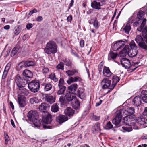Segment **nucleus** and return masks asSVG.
Segmentation results:
<instances>
[{"label":"nucleus","mask_w":147,"mask_h":147,"mask_svg":"<svg viewBox=\"0 0 147 147\" xmlns=\"http://www.w3.org/2000/svg\"><path fill=\"white\" fill-rule=\"evenodd\" d=\"M64 83V80L62 78H61L60 79L59 83L58 84V86H63V83Z\"/></svg>","instance_id":"nucleus-58"},{"label":"nucleus","mask_w":147,"mask_h":147,"mask_svg":"<svg viewBox=\"0 0 147 147\" xmlns=\"http://www.w3.org/2000/svg\"><path fill=\"white\" fill-rule=\"evenodd\" d=\"M31 121L33 122L34 125L36 127H40L41 125L40 121L38 120L37 118Z\"/></svg>","instance_id":"nucleus-42"},{"label":"nucleus","mask_w":147,"mask_h":147,"mask_svg":"<svg viewBox=\"0 0 147 147\" xmlns=\"http://www.w3.org/2000/svg\"><path fill=\"white\" fill-rule=\"evenodd\" d=\"M46 100L50 104L54 103L55 101V96H53L47 94L45 95Z\"/></svg>","instance_id":"nucleus-16"},{"label":"nucleus","mask_w":147,"mask_h":147,"mask_svg":"<svg viewBox=\"0 0 147 147\" xmlns=\"http://www.w3.org/2000/svg\"><path fill=\"white\" fill-rule=\"evenodd\" d=\"M144 121L145 119L142 117H139L137 119V123L140 125H144L145 123Z\"/></svg>","instance_id":"nucleus-41"},{"label":"nucleus","mask_w":147,"mask_h":147,"mask_svg":"<svg viewBox=\"0 0 147 147\" xmlns=\"http://www.w3.org/2000/svg\"><path fill=\"white\" fill-rule=\"evenodd\" d=\"M49 78L51 80L56 82L58 81V79L56 78L55 74L54 73H52L49 76Z\"/></svg>","instance_id":"nucleus-48"},{"label":"nucleus","mask_w":147,"mask_h":147,"mask_svg":"<svg viewBox=\"0 0 147 147\" xmlns=\"http://www.w3.org/2000/svg\"><path fill=\"white\" fill-rule=\"evenodd\" d=\"M123 116L120 111L118 112L115 118L112 120L113 124L117 126H119V125L121 122L122 117Z\"/></svg>","instance_id":"nucleus-7"},{"label":"nucleus","mask_w":147,"mask_h":147,"mask_svg":"<svg viewBox=\"0 0 147 147\" xmlns=\"http://www.w3.org/2000/svg\"><path fill=\"white\" fill-rule=\"evenodd\" d=\"M18 93L25 96L28 95L29 94L28 90L23 88H21V89H19Z\"/></svg>","instance_id":"nucleus-35"},{"label":"nucleus","mask_w":147,"mask_h":147,"mask_svg":"<svg viewBox=\"0 0 147 147\" xmlns=\"http://www.w3.org/2000/svg\"><path fill=\"white\" fill-rule=\"evenodd\" d=\"M43 73L46 74L49 72V69L48 68H45L43 69L42 70Z\"/></svg>","instance_id":"nucleus-62"},{"label":"nucleus","mask_w":147,"mask_h":147,"mask_svg":"<svg viewBox=\"0 0 147 147\" xmlns=\"http://www.w3.org/2000/svg\"><path fill=\"white\" fill-rule=\"evenodd\" d=\"M82 80V78L80 77L79 76H76L74 77H70L69 78V80L67 81V82L69 84H70L71 82L77 81L80 82Z\"/></svg>","instance_id":"nucleus-24"},{"label":"nucleus","mask_w":147,"mask_h":147,"mask_svg":"<svg viewBox=\"0 0 147 147\" xmlns=\"http://www.w3.org/2000/svg\"><path fill=\"white\" fill-rule=\"evenodd\" d=\"M111 80H108L107 78H105L103 79L101 82V84L102 86L103 89H106L111 84Z\"/></svg>","instance_id":"nucleus-14"},{"label":"nucleus","mask_w":147,"mask_h":147,"mask_svg":"<svg viewBox=\"0 0 147 147\" xmlns=\"http://www.w3.org/2000/svg\"><path fill=\"white\" fill-rule=\"evenodd\" d=\"M124 122L127 125H128L129 123H130L132 122L135 121V116L134 115H125L124 116Z\"/></svg>","instance_id":"nucleus-10"},{"label":"nucleus","mask_w":147,"mask_h":147,"mask_svg":"<svg viewBox=\"0 0 147 147\" xmlns=\"http://www.w3.org/2000/svg\"><path fill=\"white\" fill-rule=\"evenodd\" d=\"M113 80V84L112 85L113 86L112 89L115 86L117 83L120 80L119 78L116 76H114L112 78Z\"/></svg>","instance_id":"nucleus-31"},{"label":"nucleus","mask_w":147,"mask_h":147,"mask_svg":"<svg viewBox=\"0 0 147 147\" xmlns=\"http://www.w3.org/2000/svg\"><path fill=\"white\" fill-rule=\"evenodd\" d=\"M63 61L64 62L65 65L68 67H71L72 66V62L69 60H67L66 59L63 60Z\"/></svg>","instance_id":"nucleus-43"},{"label":"nucleus","mask_w":147,"mask_h":147,"mask_svg":"<svg viewBox=\"0 0 147 147\" xmlns=\"http://www.w3.org/2000/svg\"><path fill=\"white\" fill-rule=\"evenodd\" d=\"M64 112L65 114L70 117L74 114V111L71 108L67 107L65 109Z\"/></svg>","instance_id":"nucleus-21"},{"label":"nucleus","mask_w":147,"mask_h":147,"mask_svg":"<svg viewBox=\"0 0 147 147\" xmlns=\"http://www.w3.org/2000/svg\"><path fill=\"white\" fill-rule=\"evenodd\" d=\"M68 120L67 116L63 115H59L56 118V121L60 124H61Z\"/></svg>","instance_id":"nucleus-15"},{"label":"nucleus","mask_w":147,"mask_h":147,"mask_svg":"<svg viewBox=\"0 0 147 147\" xmlns=\"http://www.w3.org/2000/svg\"><path fill=\"white\" fill-rule=\"evenodd\" d=\"M43 19L42 16H38L36 19V20L38 22H40Z\"/></svg>","instance_id":"nucleus-63"},{"label":"nucleus","mask_w":147,"mask_h":147,"mask_svg":"<svg viewBox=\"0 0 147 147\" xmlns=\"http://www.w3.org/2000/svg\"><path fill=\"white\" fill-rule=\"evenodd\" d=\"M28 88L32 92H36L39 90V83L36 81H33L28 84Z\"/></svg>","instance_id":"nucleus-3"},{"label":"nucleus","mask_w":147,"mask_h":147,"mask_svg":"<svg viewBox=\"0 0 147 147\" xmlns=\"http://www.w3.org/2000/svg\"><path fill=\"white\" fill-rule=\"evenodd\" d=\"M93 129L95 131H100V124L99 123L95 124L93 127Z\"/></svg>","instance_id":"nucleus-45"},{"label":"nucleus","mask_w":147,"mask_h":147,"mask_svg":"<svg viewBox=\"0 0 147 147\" xmlns=\"http://www.w3.org/2000/svg\"><path fill=\"white\" fill-rule=\"evenodd\" d=\"M23 76L24 80H25L27 81L29 78L32 77L33 74L29 70H25L23 72Z\"/></svg>","instance_id":"nucleus-13"},{"label":"nucleus","mask_w":147,"mask_h":147,"mask_svg":"<svg viewBox=\"0 0 147 147\" xmlns=\"http://www.w3.org/2000/svg\"><path fill=\"white\" fill-rule=\"evenodd\" d=\"M146 20V19H144V20L142 19L138 20V22H135L133 24V26H139L138 27L137 30L139 32H140L141 31L142 32L143 30V28L145 24Z\"/></svg>","instance_id":"nucleus-5"},{"label":"nucleus","mask_w":147,"mask_h":147,"mask_svg":"<svg viewBox=\"0 0 147 147\" xmlns=\"http://www.w3.org/2000/svg\"><path fill=\"white\" fill-rule=\"evenodd\" d=\"M138 52V49H129L128 55L131 57H134L136 56Z\"/></svg>","instance_id":"nucleus-22"},{"label":"nucleus","mask_w":147,"mask_h":147,"mask_svg":"<svg viewBox=\"0 0 147 147\" xmlns=\"http://www.w3.org/2000/svg\"><path fill=\"white\" fill-rule=\"evenodd\" d=\"M59 101L62 105H64L65 103V97L63 96H61L59 99Z\"/></svg>","instance_id":"nucleus-53"},{"label":"nucleus","mask_w":147,"mask_h":147,"mask_svg":"<svg viewBox=\"0 0 147 147\" xmlns=\"http://www.w3.org/2000/svg\"><path fill=\"white\" fill-rule=\"evenodd\" d=\"M47 108L46 104L45 103H42L39 106V110L42 112H44Z\"/></svg>","instance_id":"nucleus-37"},{"label":"nucleus","mask_w":147,"mask_h":147,"mask_svg":"<svg viewBox=\"0 0 147 147\" xmlns=\"http://www.w3.org/2000/svg\"><path fill=\"white\" fill-rule=\"evenodd\" d=\"M8 71H6L4 70V72L3 73L2 76V78L3 79H4L6 77L7 74L8 72Z\"/></svg>","instance_id":"nucleus-60"},{"label":"nucleus","mask_w":147,"mask_h":147,"mask_svg":"<svg viewBox=\"0 0 147 147\" xmlns=\"http://www.w3.org/2000/svg\"><path fill=\"white\" fill-rule=\"evenodd\" d=\"M24 64L25 66L27 67L34 66L35 65V62L32 61L28 60L24 62H22L20 63V64Z\"/></svg>","instance_id":"nucleus-29"},{"label":"nucleus","mask_w":147,"mask_h":147,"mask_svg":"<svg viewBox=\"0 0 147 147\" xmlns=\"http://www.w3.org/2000/svg\"><path fill=\"white\" fill-rule=\"evenodd\" d=\"M65 97L67 100L71 101L75 98L76 96V94L73 92H69L66 94Z\"/></svg>","instance_id":"nucleus-25"},{"label":"nucleus","mask_w":147,"mask_h":147,"mask_svg":"<svg viewBox=\"0 0 147 147\" xmlns=\"http://www.w3.org/2000/svg\"><path fill=\"white\" fill-rule=\"evenodd\" d=\"M145 13L144 12L142 11H139L137 14V17L139 20H140L141 19L144 20L145 19L144 18V16L145 15Z\"/></svg>","instance_id":"nucleus-36"},{"label":"nucleus","mask_w":147,"mask_h":147,"mask_svg":"<svg viewBox=\"0 0 147 147\" xmlns=\"http://www.w3.org/2000/svg\"><path fill=\"white\" fill-rule=\"evenodd\" d=\"M30 102L32 104L34 103H38L39 102V100L36 97L32 98L30 99Z\"/></svg>","instance_id":"nucleus-51"},{"label":"nucleus","mask_w":147,"mask_h":147,"mask_svg":"<svg viewBox=\"0 0 147 147\" xmlns=\"http://www.w3.org/2000/svg\"><path fill=\"white\" fill-rule=\"evenodd\" d=\"M67 74L69 77L78 74V71L77 69H72L67 70L66 71Z\"/></svg>","instance_id":"nucleus-28"},{"label":"nucleus","mask_w":147,"mask_h":147,"mask_svg":"<svg viewBox=\"0 0 147 147\" xmlns=\"http://www.w3.org/2000/svg\"><path fill=\"white\" fill-rule=\"evenodd\" d=\"M92 20L94 21V26L96 28H98L99 27L98 22L96 18H94L91 19Z\"/></svg>","instance_id":"nucleus-46"},{"label":"nucleus","mask_w":147,"mask_h":147,"mask_svg":"<svg viewBox=\"0 0 147 147\" xmlns=\"http://www.w3.org/2000/svg\"><path fill=\"white\" fill-rule=\"evenodd\" d=\"M21 30V29L19 26H16L14 28V33L16 35H17L20 33Z\"/></svg>","instance_id":"nucleus-47"},{"label":"nucleus","mask_w":147,"mask_h":147,"mask_svg":"<svg viewBox=\"0 0 147 147\" xmlns=\"http://www.w3.org/2000/svg\"><path fill=\"white\" fill-rule=\"evenodd\" d=\"M5 144H7L8 143V142L9 140V138L8 134H5Z\"/></svg>","instance_id":"nucleus-56"},{"label":"nucleus","mask_w":147,"mask_h":147,"mask_svg":"<svg viewBox=\"0 0 147 147\" xmlns=\"http://www.w3.org/2000/svg\"><path fill=\"white\" fill-rule=\"evenodd\" d=\"M64 64L63 62H60L56 66V68L57 69H61L63 70L64 69Z\"/></svg>","instance_id":"nucleus-50"},{"label":"nucleus","mask_w":147,"mask_h":147,"mask_svg":"<svg viewBox=\"0 0 147 147\" xmlns=\"http://www.w3.org/2000/svg\"><path fill=\"white\" fill-rule=\"evenodd\" d=\"M113 125L111 124L110 122L109 121L106 125L105 127V129L107 130H109L113 127Z\"/></svg>","instance_id":"nucleus-54"},{"label":"nucleus","mask_w":147,"mask_h":147,"mask_svg":"<svg viewBox=\"0 0 147 147\" xmlns=\"http://www.w3.org/2000/svg\"><path fill=\"white\" fill-rule=\"evenodd\" d=\"M132 18H131L123 28V30L125 33L128 34L129 33L131 29L130 22L132 23V21H131V19H132Z\"/></svg>","instance_id":"nucleus-17"},{"label":"nucleus","mask_w":147,"mask_h":147,"mask_svg":"<svg viewBox=\"0 0 147 147\" xmlns=\"http://www.w3.org/2000/svg\"><path fill=\"white\" fill-rule=\"evenodd\" d=\"M135 40L140 47L145 50H147V45L144 42V40L140 35L137 36Z\"/></svg>","instance_id":"nucleus-4"},{"label":"nucleus","mask_w":147,"mask_h":147,"mask_svg":"<svg viewBox=\"0 0 147 147\" xmlns=\"http://www.w3.org/2000/svg\"><path fill=\"white\" fill-rule=\"evenodd\" d=\"M18 50V47H14L12 49L11 54L13 56H14L17 52Z\"/></svg>","instance_id":"nucleus-55"},{"label":"nucleus","mask_w":147,"mask_h":147,"mask_svg":"<svg viewBox=\"0 0 147 147\" xmlns=\"http://www.w3.org/2000/svg\"><path fill=\"white\" fill-rule=\"evenodd\" d=\"M123 129L126 131L127 132H130L132 130V127H122Z\"/></svg>","instance_id":"nucleus-57"},{"label":"nucleus","mask_w":147,"mask_h":147,"mask_svg":"<svg viewBox=\"0 0 147 147\" xmlns=\"http://www.w3.org/2000/svg\"><path fill=\"white\" fill-rule=\"evenodd\" d=\"M15 82L19 89H21V88H24L25 85L27 83V81L25 80H23V79L19 75L16 76L15 78Z\"/></svg>","instance_id":"nucleus-2"},{"label":"nucleus","mask_w":147,"mask_h":147,"mask_svg":"<svg viewBox=\"0 0 147 147\" xmlns=\"http://www.w3.org/2000/svg\"><path fill=\"white\" fill-rule=\"evenodd\" d=\"M84 89L82 88H80L77 91V96L81 99H84L85 97L84 93Z\"/></svg>","instance_id":"nucleus-18"},{"label":"nucleus","mask_w":147,"mask_h":147,"mask_svg":"<svg viewBox=\"0 0 147 147\" xmlns=\"http://www.w3.org/2000/svg\"><path fill=\"white\" fill-rule=\"evenodd\" d=\"M58 86L59 89L57 92V94L60 95L63 94L66 89V87L65 86Z\"/></svg>","instance_id":"nucleus-33"},{"label":"nucleus","mask_w":147,"mask_h":147,"mask_svg":"<svg viewBox=\"0 0 147 147\" xmlns=\"http://www.w3.org/2000/svg\"><path fill=\"white\" fill-rule=\"evenodd\" d=\"M80 102L77 100L73 103V107L75 109H77L79 108L80 106Z\"/></svg>","instance_id":"nucleus-49"},{"label":"nucleus","mask_w":147,"mask_h":147,"mask_svg":"<svg viewBox=\"0 0 147 147\" xmlns=\"http://www.w3.org/2000/svg\"><path fill=\"white\" fill-rule=\"evenodd\" d=\"M59 110L58 105L57 103L53 104L51 107V111L53 112H57Z\"/></svg>","instance_id":"nucleus-34"},{"label":"nucleus","mask_w":147,"mask_h":147,"mask_svg":"<svg viewBox=\"0 0 147 147\" xmlns=\"http://www.w3.org/2000/svg\"><path fill=\"white\" fill-rule=\"evenodd\" d=\"M78 86V85L76 83L71 84L69 86V90L72 92H74L76 90Z\"/></svg>","instance_id":"nucleus-32"},{"label":"nucleus","mask_w":147,"mask_h":147,"mask_svg":"<svg viewBox=\"0 0 147 147\" xmlns=\"http://www.w3.org/2000/svg\"><path fill=\"white\" fill-rule=\"evenodd\" d=\"M118 54L117 53H114L113 51H110L108 54L109 57H110L113 59H115L117 56Z\"/></svg>","instance_id":"nucleus-40"},{"label":"nucleus","mask_w":147,"mask_h":147,"mask_svg":"<svg viewBox=\"0 0 147 147\" xmlns=\"http://www.w3.org/2000/svg\"><path fill=\"white\" fill-rule=\"evenodd\" d=\"M92 119L93 120L97 121L99 120L100 117L95 115H93L92 116Z\"/></svg>","instance_id":"nucleus-61"},{"label":"nucleus","mask_w":147,"mask_h":147,"mask_svg":"<svg viewBox=\"0 0 147 147\" xmlns=\"http://www.w3.org/2000/svg\"><path fill=\"white\" fill-rule=\"evenodd\" d=\"M121 65L126 69L130 68L131 66V63L127 59L124 58L120 61Z\"/></svg>","instance_id":"nucleus-11"},{"label":"nucleus","mask_w":147,"mask_h":147,"mask_svg":"<svg viewBox=\"0 0 147 147\" xmlns=\"http://www.w3.org/2000/svg\"><path fill=\"white\" fill-rule=\"evenodd\" d=\"M38 114L37 111L31 110L28 113L27 116L29 120L31 121L38 118Z\"/></svg>","instance_id":"nucleus-9"},{"label":"nucleus","mask_w":147,"mask_h":147,"mask_svg":"<svg viewBox=\"0 0 147 147\" xmlns=\"http://www.w3.org/2000/svg\"><path fill=\"white\" fill-rule=\"evenodd\" d=\"M137 123H135L133 121L130 123H129L128 125L131 126L132 127H133V128L135 129H138V127L137 126Z\"/></svg>","instance_id":"nucleus-52"},{"label":"nucleus","mask_w":147,"mask_h":147,"mask_svg":"<svg viewBox=\"0 0 147 147\" xmlns=\"http://www.w3.org/2000/svg\"><path fill=\"white\" fill-rule=\"evenodd\" d=\"M141 97L139 96H137L135 97L133 100V102L134 104L136 107L139 106L141 103Z\"/></svg>","instance_id":"nucleus-26"},{"label":"nucleus","mask_w":147,"mask_h":147,"mask_svg":"<svg viewBox=\"0 0 147 147\" xmlns=\"http://www.w3.org/2000/svg\"><path fill=\"white\" fill-rule=\"evenodd\" d=\"M19 106L24 107L26 105V98L23 95L19 94L18 96Z\"/></svg>","instance_id":"nucleus-12"},{"label":"nucleus","mask_w":147,"mask_h":147,"mask_svg":"<svg viewBox=\"0 0 147 147\" xmlns=\"http://www.w3.org/2000/svg\"><path fill=\"white\" fill-rule=\"evenodd\" d=\"M37 12V10L36 9H34L32 11H30L29 13V15H31L34 13H36Z\"/></svg>","instance_id":"nucleus-64"},{"label":"nucleus","mask_w":147,"mask_h":147,"mask_svg":"<svg viewBox=\"0 0 147 147\" xmlns=\"http://www.w3.org/2000/svg\"><path fill=\"white\" fill-rule=\"evenodd\" d=\"M11 65V63H8L6 65L5 68V70L9 71L10 67Z\"/></svg>","instance_id":"nucleus-59"},{"label":"nucleus","mask_w":147,"mask_h":147,"mask_svg":"<svg viewBox=\"0 0 147 147\" xmlns=\"http://www.w3.org/2000/svg\"><path fill=\"white\" fill-rule=\"evenodd\" d=\"M102 5H100L99 2H97L96 1H94L92 2L91 4L92 7L93 8L97 9H100V6Z\"/></svg>","instance_id":"nucleus-30"},{"label":"nucleus","mask_w":147,"mask_h":147,"mask_svg":"<svg viewBox=\"0 0 147 147\" xmlns=\"http://www.w3.org/2000/svg\"><path fill=\"white\" fill-rule=\"evenodd\" d=\"M129 45L131 49H138V47L134 40H131L130 42Z\"/></svg>","instance_id":"nucleus-44"},{"label":"nucleus","mask_w":147,"mask_h":147,"mask_svg":"<svg viewBox=\"0 0 147 147\" xmlns=\"http://www.w3.org/2000/svg\"><path fill=\"white\" fill-rule=\"evenodd\" d=\"M125 44L124 41L120 40L114 43L113 47V51H116L122 48Z\"/></svg>","instance_id":"nucleus-8"},{"label":"nucleus","mask_w":147,"mask_h":147,"mask_svg":"<svg viewBox=\"0 0 147 147\" xmlns=\"http://www.w3.org/2000/svg\"><path fill=\"white\" fill-rule=\"evenodd\" d=\"M57 47L55 42L49 41L46 44L44 49V51L48 55L54 54L57 52Z\"/></svg>","instance_id":"nucleus-1"},{"label":"nucleus","mask_w":147,"mask_h":147,"mask_svg":"<svg viewBox=\"0 0 147 147\" xmlns=\"http://www.w3.org/2000/svg\"><path fill=\"white\" fill-rule=\"evenodd\" d=\"M129 48V45H126L124 48L120 51L119 53L120 56L124 57L126 56L127 54L128 55Z\"/></svg>","instance_id":"nucleus-19"},{"label":"nucleus","mask_w":147,"mask_h":147,"mask_svg":"<svg viewBox=\"0 0 147 147\" xmlns=\"http://www.w3.org/2000/svg\"><path fill=\"white\" fill-rule=\"evenodd\" d=\"M121 113L123 116L125 115H133L135 112V109L134 108L128 107L126 109H123L120 111Z\"/></svg>","instance_id":"nucleus-6"},{"label":"nucleus","mask_w":147,"mask_h":147,"mask_svg":"<svg viewBox=\"0 0 147 147\" xmlns=\"http://www.w3.org/2000/svg\"><path fill=\"white\" fill-rule=\"evenodd\" d=\"M52 85L50 84H45L44 85V90L45 91H49L52 88Z\"/></svg>","instance_id":"nucleus-38"},{"label":"nucleus","mask_w":147,"mask_h":147,"mask_svg":"<svg viewBox=\"0 0 147 147\" xmlns=\"http://www.w3.org/2000/svg\"><path fill=\"white\" fill-rule=\"evenodd\" d=\"M103 75L105 77H109L111 76L112 73L110 71L109 67L104 66L103 69Z\"/></svg>","instance_id":"nucleus-20"},{"label":"nucleus","mask_w":147,"mask_h":147,"mask_svg":"<svg viewBox=\"0 0 147 147\" xmlns=\"http://www.w3.org/2000/svg\"><path fill=\"white\" fill-rule=\"evenodd\" d=\"M42 120L43 123H45L50 124L52 121L51 116L50 115L48 114L45 117L42 118Z\"/></svg>","instance_id":"nucleus-23"},{"label":"nucleus","mask_w":147,"mask_h":147,"mask_svg":"<svg viewBox=\"0 0 147 147\" xmlns=\"http://www.w3.org/2000/svg\"><path fill=\"white\" fill-rule=\"evenodd\" d=\"M142 36L143 37L144 40L147 43V31L145 29H143L142 32Z\"/></svg>","instance_id":"nucleus-39"},{"label":"nucleus","mask_w":147,"mask_h":147,"mask_svg":"<svg viewBox=\"0 0 147 147\" xmlns=\"http://www.w3.org/2000/svg\"><path fill=\"white\" fill-rule=\"evenodd\" d=\"M140 97L144 102L147 103V91L143 90L141 93Z\"/></svg>","instance_id":"nucleus-27"}]
</instances>
